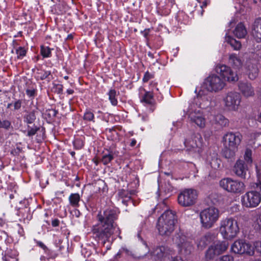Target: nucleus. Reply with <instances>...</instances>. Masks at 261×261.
<instances>
[{
	"label": "nucleus",
	"instance_id": "1",
	"mask_svg": "<svg viewBox=\"0 0 261 261\" xmlns=\"http://www.w3.org/2000/svg\"><path fill=\"white\" fill-rule=\"evenodd\" d=\"M119 211L116 208L109 207L100 212L97 216V223L92 227V232L96 239L101 241V244L110 249L111 237L114 232V222L117 219Z\"/></svg>",
	"mask_w": 261,
	"mask_h": 261
},
{
	"label": "nucleus",
	"instance_id": "2",
	"mask_svg": "<svg viewBox=\"0 0 261 261\" xmlns=\"http://www.w3.org/2000/svg\"><path fill=\"white\" fill-rule=\"evenodd\" d=\"M177 217L171 210L166 211L159 218L157 228L162 236H169L174 230Z\"/></svg>",
	"mask_w": 261,
	"mask_h": 261
},
{
	"label": "nucleus",
	"instance_id": "3",
	"mask_svg": "<svg viewBox=\"0 0 261 261\" xmlns=\"http://www.w3.org/2000/svg\"><path fill=\"white\" fill-rule=\"evenodd\" d=\"M200 97H195L192 102L189 103L186 114L188 116L190 121L197 125L200 128L205 126L206 120L203 112L200 109Z\"/></svg>",
	"mask_w": 261,
	"mask_h": 261
},
{
	"label": "nucleus",
	"instance_id": "4",
	"mask_svg": "<svg viewBox=\"0 0 261 261\" xmlns=\"http://www.w3.org/2000/svg\"><path fill=\"white\" fill-rule=\"evenodd\" d=\"M220 217L218 208L211 206L201 211L199 213L200 222L202 227L210 229L214 226Z\"/></svg>",
	"mask_w": 261,
	"mask_h": 261
},
{
	"label": "nucleus",
	"instance_id": "5",
	"mask_svg": "<svg viewBox=\"0 0 261 261\" xmlns=\"http://www.w3.org/2000/svg\"><path fill=\"white\" fill-rule=\"evenodd\" d=\"M173 240L178 248L181 255L187 256L194 251V247L192 240L188 238L182 231L179 230V231L176 232Z\"/></svg>",
	"mask_w": 261,
	"mask_h": 261
},
{
	"label": "nucleus",
	"instance_id": "6",
	"mask_svg": "<svg viewBox=\"0 0 261 261\" xmlns=\"http://www.w3.org/2000/svg\"><path fill=\"white\" fill-rule=\"evenodd\" d=\"M220 232L224 239L231 240L239 232L238 222L232 218H226L220 222Z\"/></svg>",
	"mask_w": 261,
	"mask_h": 261
},
{
	"label": "nucleus",
	"instance_id": "7",
	"mask_svg": "<svg viewBox=\"0 0 261 261\" xmlns=\"http://www.w3.org/2000/svg\"><path fill=\"white\" fill-rule=\"evenodd\" d=\"M228 247L226 241H218L214 242L210 245L205 252L206 260H212L226 251Z\"/></svg>",
	"mask_w": 261,
	"mask_h": 261
},
{
	"label": "nucleus",
	"instance_id": "8",
	"mask_svg": "<svg viewBox=\"0 0 261 261\" xmlns=\"http://www.w3.org/2000/svg\"><path fill=\"white\" fill-rule=\"evenodd\" d=\"M152 255L158 261H184L180 256H173V250L165 246L155 248Z\"/></svg>",
	"mask_w": 261,
	"mask_h": 261
},
{
	"label": "nucleus",
	"instance_id": "9",
	"mask_svg": "<svg viewBox=\"0 0 261 261\" xmlns=\"http://www.w3.org/2000/svg\"><path fill=\"white\" fill-rule=\"evenodd\" d=\"M219 185L225 191L234 194L243 192L245 188L243 182L229 177L222 179L219 182Z\"/></svg>",
	"mask_w": 261,
	"mask_h": 261
},
{
	"label": "nucleus",
	"instance_id": "10",
	"mask_svg": "<svg viewBox=\"0 0 261 261\" xmlns=\"http://www.w3.org/2000/svg\"><path fill=\"white\" fill-rule=\"evenodd\" d=\"M197 193L192 189H186L182 191L178 196V202L183 207L193 205L196 202Z\"/></svg>",
	"mask_w": 261,
	"mask_h": 261
},
{
	"label": "nucleus",
	"instance_id": "11",
	"mask_svg": "<svg viewBox=\"0 0 261 261\" xmlns=\"http://www.w3.org/2000/svg\"><path fill=\"white\" fill-rule=\"evenodd\" d=\"M186 150L191 153H200L202 146V138L199 133L193 134L184 142Z\"/></svg>",
	"mask_w": 261,
	"mask_h": 261
},
{
	"label": "nucleus",
	"instance_id": "12",
	"mask_svg": "<svg viewBox=\"0 0 261 261\" xmlns=\"http://www.w3.org/2000/svg\"><path fill=\"white\" fill-rule=\"evenodd\" d=\"M260 201V193L254 190L247 192L241 197L243 206L247 208L256 207L259 205Z\"/></svg>",
	"mask_w": 261,
	"mask_h": 261
},
{
	"label": "nucleus",
	"instance_id": "13",
	"mask_svg": "<svg viewBox=\"0 0 261 261\" xmlns=\"http://www.w3.org/2000/svg\"><path fill=\"white\" fill-rule=\"evenodd\" d=\"M225 83L219 76L212 74L208 76L204 81L203 87L208 91L218 92L224 87Z\"/></svg>",
	"mask_w": 261,
	"mask_h": 261
},
{
	"label": "nucleus",
	"instance_id": "14",
	"mask_svg": "<svg viewBox=\"0 0 261 261\" xmlns=\"http://www.w3.org/2000/svg\"><path fill=\"white\" fill-rule=\"evenodd\" d=\"M241 101V95L236 92H228L223 99L225 110L230 111H237Z\"/></svg>",
	"mask_w": 261,
	"mask_h": 261
},
{
	"label": "nucleus",
	"instance_id": "15",
	"mask_svg": "<svg viewBox=\"0 0 261 261\" xmlns=\"http://www.w3.org/2000/svg\"><path fill=\"white\" fill-rule=\"evenodd\" d=\"M231 249L235 253L246 254L249 255L254 254V247L243 240L236 241L231 245Z\"/></svg>",
	"mask_w": 261,
	"mask_h": 261
},
{
	"label": "nucleus",
	"instance_id": "16",
	"mask_svg": "<svg viewBox=\"0 0 261 261\" xmlns=\"http://www.w3.org/2000/svg\"><path fill=\"white\" fill-rule=\"evenodd\" d=\"M215 69L218 74L228 82H235L238 80L237 74L234 72L230 67L219 64L216 66Z\"/></svg>",
	"mask_w": 261,
	"mask_h": 261
},
{
	"label": "nucleus",
	"instance_id": "17",
	"mask_svg": "<svg viewBox=\"0 0 261 261\" xmlns=\"http://www.w3.org/2000/svg\"><path fill=\"white\" fill-rule=\"evenodd\" d=\"M242 139V135L239 133H227L223 137L224 147L238 148Z\"/></svg>",
	"mask_w": 261,
	"mask_h": 261
},
{
	"label": "nucleus",
	"instance_id": "18",
	"mask_svg": "<svg viewBox=\"0 0 261 261\" xmlns=\"http://www.w3.org/2000/svg\"><path fill=\"white\" fill-rule=\"evenodd\" d=\"M238 89L242 95L245 97H253L255 94L254 87L248 82H239L238 83Z\"/></svg>",
	"mask_w": 261,
	"mask_h": 261
},
{
	"label": "nucleus",
	"instance_id": "19",
	"mask_svg": "<svg viewBox=\"0 0 261 261\" xmlns=\"http://www.w3.org/2000/svg\"><path fill=\"white\" fill-rule=\"evenodd\" d=\"M216 239V235L215 233L207 232L197 240V246L199 249L202 250L208 244L212 242H215Z\"/></svg>",
	"mask_w": 261,
	"mask_h": 261
},
{
	"label": "nucleus",
	"instance_id": "20",
	"mask_svg": "<svg viewBox=\"0 0 261 261\" xmlns=\"http://www.w3.org/2000/svg\"><path fill=\"white\" fill-rule=\"evenodd\" d=\"M247 170V165L245 164V162L242 160H238L233 168V171L236 175L241 178H245Z\"/></svg>",
	"mask_w": 261,
	"mask_h": 261
},
{
	"label": "nucleus",
	"instance_id": "21",
	"mask_svg": "<svg viewBox=\"0 0 261 261\" xmlns=\"http://www.w3.org/2000/svg\"><path fill=\"white\" fill-rule=\"evenodd\" d=\"M252 35L257 42H261V18L256 19L252 25Z\"/></svg>",
	"mask_w": 261,
	"mask_h": 261
},
{
	"label": "nucleus",
	"instance_id": "22",
	"mask_svg": "<svg viewBox=\"0 0 261 261\" xmlns=\"http://www.w3.org/2000/svg\"><path fill=\"white\" fill-rule=\"evenodd\" d=\"M135 194V191L132 190L129 192L124 189L119 191L118 195L122 199V202L126 206L129 203L134 204L133 200L132 199V196Z\"/></svg>",
	"mask_w": 261,
	"mask_h": 261
},
{
	"label": "nucleus",
	"instance_id": "23",
	"mask_svg": "<svg viewBox=\"0 0 261 261\" xmlns=\"http://www.w3.org/2000/svg\"><path fill=\"white\" fill-rule=\"evenodd\" d=\"M207 162L209 163L212 168L217 169L220 168L221 161L218 158V154L216 153L210 154L207 157Z\"/></svg>",
	"mask_w": 261,
	"mask_h": 261
},
{
	"label": "nucleus",
	"instance_id": "24",
	"mask_svg": "<svg viewBox=\"0 0 261 261\" xmlns=\"http://www.w3.org/2000/svg\"><path fill=\"white\" fill-rule=\"evenodd\" d=\"M228 62L235 69H239L242 67L243 62L241 59L235 54L229 55Z\"/></svg>",
	"mask_w": 261,
	"mask_h": 261
},
{
	"label": "nucleus",
	"instance_id": "25",
	"mask_svg": "<svg viewBox=\"0 0 261 261\" xmlns=\"http://www.w3.org/2000/svg\"><path fill=\"white\" fill-rule=\"evenodd\" d=\"M247 30L242 22L239 23L233 31L234 35L238 38H243L247 35Z\"/></svg>",
	"mask_w": 261,
	"mask_h": 261
},
{
	"label": "nucleus",
	"instance_id": "26",
	"mask_svg": "<svg viewBox=\"0 0 261 261\" xmlns=\"http://www.w3.org/2000/svg\"><path fill=\"white\" fill-rule=\"evenodd\" d=\"M238 149L233 147H225L223 153V156L230 161H233Z\"/></svg>",
	"mask_w": 261,
	"mask_h": 261
},
{
	"label": "nucleus",
	"instance_id": "27",
	"mask_svg": "<svg viewBox=\"0 0 261 261\" xmlns=\"http://www.w3.org/2000/svg\"><path fill=\"white\" fill-rule=\"evenodd\" d=\"M214 121L221 127H226L229 125V120L221 114H217L215 116Z\"/></svg>",
	"mask_w": 261,
	"mask_h": 261
},
{
	"label": "nucleus",
	"instance_id": "28",
	"mask_svg": "<svg viewBox=\"0 0 261 261\" xmlns=\"http://www.w3.org/2000/svg\"><path fill=\"white\" fill-rule=\"evenodd\" d=\"M247 73L250 80H254L258 75V69L255 65L252 64H249L246 67Z\"/></svg>",
	"mask_w": 261,
	"mask_h": 261
},
{
	"label": "nucleus",
	"instance_id": "29",
	"mask_svg": "<svg viewBox=\"0 0 261 261\" xmlns=\"http://www.w3.org/2000/svg\"><path fill=\"white\" fill-rule=\"evenodd\" d=\"M3 259L4 261H18V253L16 250H7Z\"/></svg>",
	"mask_w": 261,
	"mask_h": 261
},
{
	"label": "nucleus",
	"instance_id": "30",
	"mask_svg": "<svg viewBox=\"0 0 261 261\" xmlns=\"http://www.w3.org/2000/svg\"><path fill=\"white\" fill-rule=\"evenodd\" d=\"M225 40L231 45L234 50H240L242 47L240 41L236 40L230 36H226Z\"/></svg>",
	"mask_w": 261,
	"mask_h": 261
},
{
	"label": "nucleus",
	"instance_id": "31",
	"mask_svg": "<svg viewBox=\"0 0 261 261\" xmlns=\"http://www.w3.org/2000/svg\"><path fill=\"white\" fill-rule=\"evenodd\" d=\"M35 111L28 112L23 116V121L27 124H32L36 120Z\"/></svg>",
	"mask_w": 261,
	"mask_h": 261
},
{
	"label": "nucleus",
	"instance_id": "32",
	"mask_svg": "<svg viewBox=\"0 0 261 261\" xmlns=\"http://www.w3.org/2000/svg\"><path fill=\"white\" fill-rule=\"evenodd\" d=\"M114 159V153L112 151L108 150L107 152L103 153L101 159V162L103 165H107L110 163Z\"/></svg>",
	"mask_w": 261,
	"mask_h": 261
},
{
	"label": "nucleus",
	"instance_id": "33",
	"mask_svg": "<svg viewBox=\"0 0 261 261\" xmlns=\"http://www.w3.org/2000/svg\"><path fill=\"white\" fill-rule=\"evenodd\" d=\"M69 200L70 204L74 207H78L79 206V201L80 200V196L78 193H72L69 197Z\"/></svg>",
	"mask_w": 261,
	"mask_h": 261
},
{
	"label": "nucleus",
	"instance_id": "34",
	"mask_svg": "<svg viewBox=\"0 0 261 261\" xmlns=\"http://www.w3.org/2000/svg\"><path fill=\"white\" fill-rule=\"evenodd\" d=\"M142 101L146 104L152 105L154 102L153 93L151 91L146 92L143 96Z\"/></svg>",
	"mask_w": 261,
	"mask_h": 261
},
{
	"label": "nucleus",
	"instance_id": "35",
	"mask_svg": "<svg viewBox=\"0 0 261 261\" xmlns=\"http://www.w3.org/2000/svg\"><path fill=\"white\" fill-rule=\"evenodd\" d=\"M108 94L109 95V99L111 103L114 106H117L118 104V100L116 98V91L113 89H110Z\"/></svg>",
	"mask_w": 261,
	"mask_h": 261
},
{
	"label": "nucleus",
	"instance_id": "36",
	"mask_svg": "<svg viewBox=\"0 0 261 261\" xmlns=\"http://www.w3.org/2000/svg\"><path fill=\"white\" fill-rule=\"evenodd\" d=\"M83 119L85 121L94 122V115L93 113L91 110L86 109L84 114Z\"/></svg>",
	"mask_w": 261,
	"mask_h": 261
},
{
	"label": "nucleus",
	"instance_id": "37",
	"mask_svg": "<svg viewBox=\"0 0 261 261\" xmlns=\"http://www.w3.org/2000/svg\"><path fill=\"white\" fill-rule=\"evenodd\" d=\"M244 159L245 162V164L249 165L252 162V151L250 149H246L244 155Z\"/></svg>",
	"mask_w": 261,
	"mask_h": 261
},
{
	"label": "nucleus",
	"instance_id": "38",
	"mask_svg": "<svg viewBox=\"0 0 261 261\" xmlns=\"http://www.w3.org/2000/svg\"><path fill=\"white\" fill-rule=\"evenodd\" d=\"M53 49H51L48 46H41L40 53L43 58H49L51 57V51Z\"/></svg>",
	"mask_w": 261,
	"mask_h": 261
},
{
	"label": "nucleus",
	"instance_id": "39",
	"mask_svg": "<svg viewBox=\"0 0 261 261\" xmlns=\"http://www.w3.org/2000/svg\"><path fill=\"white\" fill-rule=\"evenodd\" d=\"M51 74L49 71H40L37 73V78L40 80H43L48 78L49 76Z\"/></svg>",
	"mask_w": 261,
	"mask_h": 261
},
{
	"label": "nucleus",
	"instance_id": "40",
	"mask_svg": "<svg viewBox=\"0 0 261 261\" xmlns=\"http://www.w3.org/2000/svg\"><path fill=\"white\" fill-rule=\"evenodd\" d=\"M53 91L58 94H62L63 91V86L60 84H53Z\"/></svg>",
	"mask_w": 261,
	"mask_h": 261
},
{
	"label": "nucleus",
	"instance_id": "41",
	"mask_svg": "<svg viewBox=\"0 0 261 261\" xmlns=\"http://www.w3.org/2000/svg\"><path fill=\"white\" fill-rule=\"evenodd\" d=\"M253 226L256 230L261 233V214L259 215L254 222Z\"/></svg>",
	"mask_w": 261,
	"mask_h": 261
},
{
	"label": "nucleus",
	"instance_id": "42",
	"mask_svg": "<svg viewBox=\"0 0 261 261\" xmlns=\"http://www.w3.org/2000/svg\"><path fill=\"white\" fill-rule=\"evenodd\" d=\"M27 51L23 47H19L16 50V53L17 55V58L18 59H21L24 57L26 55Z\"/></svg>",
	"mask_w": 261,
	"mask_h": 261
},
{
	"label": "nucleus",
	"instance_id": "43",
	"mask_svg": "<svg viewBox=\"0 0 261 261\" xmlns=\"http://www.w3.org/2000/svg\"><path fill=\"white\" fill-rule=\"evenodd\" d=\"M73 144L75 149H80L83 147L84 142L82 139L77 138L73 141Z\"/></svg>",
	"mask_w": 261,
	"mask_h": 261
},
{
	"label": "nucleus",
	"instance_id": "44",
	"mask_svg": "<svg viewBox=\"0 0 261 261\" xmlns=\"http://www.w3.org/2000/svg\"><path fill=\"white\" fill-rule=\"evenodd\" d=\"M154 77V74L150 73L148 71H146L143 77L142 81L144 83L148 82L150 80Z\"/></svg>",
	"mask_w": 261,
	"mask_h": 261
},
{
	"label": "nucleus",
	"instance_id": "45",
	"mask_svg": "<svg viewBox=\"0 0 261 261\" xmlns=\"http://www.w3.org/2000/svg\"><path fill=\"white\" fill-rule=\"evenodd\" d=\"M39 129V127L35 126L33 127H30L28 131L27 136L29 137L35 135Z\"/></svg>",
	"mask_w": 261,
	"mask_h": 261
},
{
	"label": "nucleus",
	"instance_id": "46",
	"mask_svg": "<svg viewBox=\"0 0 261 261\" xmlns=\"http://www.w3.org/2000/svg\"><path fill=\"white\" fill-rule=\"evenodd\" d=\"M215 261H233V258L231 255H225L216 259Z\"/></svg>",
	"mask_w": 261,
	"mask_h": 261
},
{
	"label": "nucleus",
	"instance_id": "47",
	"mask_svg": "<svg viewBox=\"0 0 261 261\" xmlns=\"http://www.w3.org/2000/svg\"><path fill=\"white\" fill-rule=\"evenodd\" d=\"M124 253L125 254L127 255H132V251L131 250L126 248V247H122L119 251L118 254H123Z\"/></svg>",
	"mask_w": 261,
	"mask_h": 261
},
{
	"label": "nucleus",
	"instance_id": "48",
	"mask_svg": "<svg viewBox=\"0 0 261 261\" xmlns=\"http://www.w3.org/2000/svg\"><path fill=\"white\" fill-rule=\"evenodd\" d=\"M14 107V111L18 110L21 108L22 105V101L20 99H18L14 101L13 104Z\"/></svg>",
	"mask_w": 261,
	"mask_h": 261
},
{
	"label": "nucleus",
	"instance_id": "49",
	"mask_svg": "<svg viewBox=\"0 0 261 261\" xmlns=\"http://www.w3.org/2000/svg\"><path fill=\"white\" fill-rule=\"evenodd\" d=\"M158 83L155 81H151L149 84V86L151 89V92L154 93L155 91H159V89L157 87Z\"/></svg>",
	"mask_w": 261,
	"mask_h": 261
},
{
	"label": "nucleus",
	"instance_id": "50",
	"mask_svg": "<svg viewBox=\"0 0 261 261\" xmlns=\"http://www.w3.org/2000/svg\"><path fill=\"white\" fill-rule=\"evenodd\" d=\"M34 241L36 243L37 245L39 246L40 248H42L45 252H46L47 251L49 252L50 250L47 248V247L41 241H37L36 240H34Z\"/></svg>",
	"mask_w": 261,
	"mask_h": 261
},
{
	"label": "nucleus",
	"instance_id": "51",
	"mask_svg": "<svg viewBox=\"0 0 261 261\" xmlns=\"http://www.w3.org/2000/svg\"><path fill=\"white\" fill-rule=\"evenodd\" d=\"M254 250L255 249L256 251L259 253L261 255V242L258 241L256 242L254 244Z\"/></svg>",
	"mask_w": 261,
	"mask_h": 261
},
{
	"label": "nucleus",
	"instance_id": "52",
	"mask_svg": "<svg viewBox=\"0 0 261 261\" xmlns=\"http://www.w3.org/2000/svg\"><path fill=\"white\" fill-rule=\"evenodd\" d=\"M36 90L34 89H27L26 90L27 95L30 97H34L36 95Z\"/></svg>",
	"mask_w": 261,
	"mask_h": 261
},
{
	"label": "nucleus",
	"instance_id": "53",
	"mask_svg": "<svg viewBox=\"0 0 261 261\" xmlns=\"http://www.w3.org/2000/svg\"><path fill=\"white\" fill-rule=\"evenodd\" d=\"M255 55L258 59L261 60V45L257 46L256 50L255 51Z\"/></svg>",
	"mask_w": 261,
	"mask_h": 261
},
{
	"label": "nucleus",
	"instance_id": "54",
	"mask_svg": "<svg viewBox=\"0 0 261 261\" xmlns=\"http://www.w3.org/2000/svg\"><path fill=\"white\" fill-rule=\"evenodd\" d=\"M261 133H254L251 134V137L253 139L254 141L261 139Z\"/></svg>",
	"mask_w": 261,
	"mask_h": 261
},
{
	"label": "nucleus",
	"instance_id": "55",
	"mask_svg": "<svg viewBox=\"0 0 261 261\" xmlns=\"http://www.w3.org/2000/svg\"><path fill=\"white\" fill-rule=\"evenodd\" d=\"M21 149L19 147H17L11 151V153L13 155H18L21 152Z\"/></svg>",
	"mask_w": 261,
	"mask_h": 261
},
{
	"label": "nucleus",
	"instance_id": "56",
	"mask_svg": "<svg viewBox=\"0 0 261 261\" xmlns=\"http://www.w3.org/2000/svg\"><path fill=\"white\" fill-rule=\"evenodd\" d=\"M45 253L48 255V258H53L56 256V254L50 250L49 252L47 251Z\"/></svg>",
	"mask_w": 261,
	"mask_h": 261
},
{
	"label": "nucleus",
	"instance_id": "57",
	"mask_svg": "<svg viewBox=\"0 0 261 261\" xmlns=\"http://www.w3.org/2000/svg\"><path fill=\"white\" fill-rule=\"evenodd\" d=\"M60 221L58 219H55L51 221V225L53 227H57L59 225Z\"/></svg>",
	"mask_w": 261,
	"mask_h": 261
},
{
	"label": "nucleus",
	"instance_id": "58",
	"mask_svg": "<svg viewBox=\"0 0 261 261\" xmlns=\"http://www.w3.org/2000/svg\"><path fill=\"white\" fill-rule=\"evenodd\" d=\"M210 0H203L202 1V5L200 6V7L202 9L204 7H206L207 5L210 3Z\"/></svg>",
	"mask_w": 261,
	"mask_h": 261
},
{
	"label": "nucleus",
	"instance_id": "59",
	"mask_svg": "<svg viewBox=\"0 0 261 261\" xmlns=\"http://www.w3.org/2000/svg\"><path fill=\"white\" fill-rule=\"evenodd\" d=\"M136 140L134 139H132L130 144V146L132 147L134 146L136 144Z\"/></svg>",
	"mask_w": 261,
	"mask_h": 261
},
{
	"label": "nucleus",
	"instance_id": "60",
	"mask_svg": "<svg viewBox=\"0 0 261 261\" xmlns=\"http://www.w3.org/2000/svg\"><path fill=\"white\" fill-rule=\"evenodd\" d=\"M256 188L261 191V182H258L256 184Z\"/></svg>",
	"mask_w": 261,
	"mask_h": 261
},
{
	"label": "nucleus",
	"instance_id": "61",
	"mask_svg": "<svg viewBox=\"0 0 261 261\" xmlns=\"http://www.w3.org/2000/svg\"><path fill=\"white\" fill-rule=\"evenodd\" d=\"M66 92L68 94H72L74 93V90L73 89H67Z\"/></svg>",
	"mask_w": 261,
	"mask_h": 261
},
{
	"label": "nucleus",
	"instance_id": "62",
	"mask_svg": "<svg viewBox=\"0 0 261 261\" xmlns=\"http://www.w3.org/2000/svg\"><path fill=\"white\" fill-rule=\"evenodd\" d=\"M5 223V220L3 218H0V226H3Z\"/></svg>",
	"mask_w": 261,
	"mask_h": 261
},
{
	"label": "nucleus",
	"instance_id": "63",
	"mask_svg": "<svg viewBox=\"0 0 261 261\" xmlns=\"http://www.w3.org/2000/svg\"><path fill=\"white\" fill-rule=\"evenodd\" d=\"M97 185L98 186H105V183L103 181H102L101 180L99 182L97 183Z\"/></svg>",
	"mask_w": 261,
	"mask_h": 261
},
{
	"label": "nucleus",
	"instance_id": "64",
	"mask_svg": "<svg viewBox=\"0 0 261 261\" xmlns=\"http://www.w3.org/2000/svg\"><path fill=\"white\" fill-rule=\"evenodd\" d=\"M257 120L259 122L261 123V113L259 114V115L258 116Z\"/></svg>",
	"mask_w": 261,
	"mask_h": 261
}]
</instances>
